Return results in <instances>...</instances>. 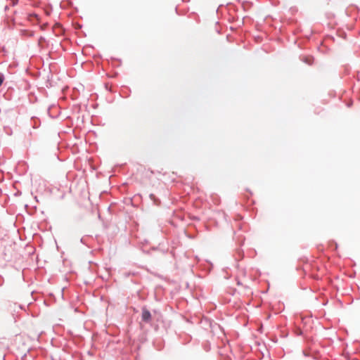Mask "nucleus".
Here are the masks:
<instances>
[{
	"mask_svg": "<svg viewBox=\"0 0 360 360\" xmlns=\"http://www.w3.org/2000/svg\"><path fill=\"white\" fill-rule=\"evenodd\" d=\"M152 316L149 310L146 307H143L141 309V320L142 321L149 323L151 321Z\"/></svg>",
	"mask_w": 360,
	"mask_h": 360,
	"instance_id": "f257e3e1",
	"label": "nucleus"
},
{
	"mask_svg": "<svg viewBox=\"0 0 360 360\" xmlns=\"http://www.w3.org/2000/svg\"><path fill=\"white\" fill-rule=\"evenodd\" d=\"M302 60L304 63H305L308 65H311L313 63L314 58L311 56L304 57Z\"/></svg>",
	"mask_w": 360,
	"mask_h": 360,
	"instance_id": "f03ea898",
	"label": "nucleus"
},
{
	"mask_svg": "<svg viewBox=\"0 0 360 360\" xmlns=\"http://www.w3.org/2000/svg\"><path fill=\"white\" fill-rule=\"evenodd\" d=\"M149 197H150V200H153L155 205L159 204V200H158V198L155 197V195L154 194H152V193L150 194Z\"/></svg>",
	"mask_w": 360,
	"mask_h": 360,
	"instance_id": "7ed1b4c3",
	"label": "nucleus"
},
{
	"mask_svg": "<svg viewBox=\"0 0 360 360\" xmlns=\"http://www.w3.org/2000/svg\"><path fill=\"white\" fill-rule=\"evenodd\" d=\"M4 80V75L0 72V86L2 85Z\"/></svg>",
	"mask_w": 360,
	"mask_h": 360,
	"instance_id": "20e7f679",
	"label": "nucleus"
},
{
	"mask_svg": "<svg viewBox=\"0 0 360 360\" xmlns=\"http://www.w3.org/2000/svg\"><path fill=\"white\" fill-rule=\"evenodd\" d=\"M18 2V0H13L12 1V6H15Z\"/></svg>",
	"mask_w": 360,
	"mask_h": 360,
	"instance_id": "39448f33",
	"label": "nucleus"
},
{
	"mask_svg": "<svg viewBox=\"0 0 360 360\" xmlns=\"http://www.w3.org/2000/svg\"><path fill=\"white\" fill-rule=\"evenodd\" d=\"M8 9H9L8 6H6L4 7V11H8Z\"/></svg>",
	"mask_w": 360,
	"mask_h": 360,
	"instance_id": "423d86ee",
	"label": "nucleus"
},
{
	"mask_svg": "<svg viewBox=\"0 0 360 360\" xmlns=\"http://www.w3.org/2000/svg\"><path fill=\"white\" fill-rule=\"evenodd\" d=\"M80 242H81L82 243L84 244V238H82L80 239Z\"/></svg>",
	"mask_w": 360,
	"mask_h": 360,
	"instance_id": "0eeeda50",
	"label": "nucleus"
},
{
	"mask_svg": "<svg viewBox=\"0 0 360 360\" xmlns=\"http://www.w3.org/2000/svg\"><path fill=\"white\" fill-rule=\"evenodd\" d=\"M352 105V102H350L347 104V107H350Z\"/></svg>",
	"mask_w": 360,
	"mask_h": 360,
	"instance_id": "6e6552de",
	"label": "nucleus"
}]
</instances>
